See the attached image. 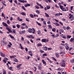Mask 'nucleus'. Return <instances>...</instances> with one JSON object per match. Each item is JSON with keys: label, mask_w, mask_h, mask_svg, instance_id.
Listing matches in <instances>:
<instances>
[{"label": "nucleus", "mask_w": 74, "mask_h": 74, "mask_svg": "<svg viewBox=\"0 0 74 74\" xmlns=\"http://www.w3.org/2000/svg\"><path fill=\"white\" fill-rule=\"evenodd\" d=\"M7 23H8V24H10V21L9 20H8L7 21Z\"/></svg>", "instance_id": "obj_43"}, {"label": "nucleus", "mask_w": 74, "mask_h": 74, "mask_svg": "<svg viewBox=\"0 0 74 74\" xmlns=\"http://www.w3.org/2000/svg\"><path fill=\"white\" fill-rule=\"evenodd\" d=\"M60 7L61 10H62L63 9V6H62V5H60Z\"/></svg>", "instance_id": "obj_27"}, {"label": "nucleus", "mask_w": 74, "mask_h": 74, "mask_svg": "<svg viewBox=\"0 0 74 74\" xmlns=\"http://www.w3.org/2000/svg\"><path fill=\"white\" fill-rule=\"evenodd\" d=\"M49 27V29H52V26H51V25H48Z\"/></svg>", "instance_id": "obj_33"}, {"label": "nucleus", "mask_w": 74, "mask_h": 74, "mask_svg": "<svg viewBox=\"0 0 74 74\" xmlns=\"http://www.w3.org/2000/svg\"><path fill=\"white\" fill-rule=\"evenodd\" d=\"M38 68L39 70H42V66H38Z\"/></svg>", "instance_id": "obj_16"}, {"label": "nucleus", "mask_w": 74, "mask_h": 74, "mask_svg": "<svg viewBox=\"0 0 74 74\" xmlns=\"http://www.w3.org/2000/svg\"><path fill=\"white\" fill-rule=\"evenodd\" d=\"M29 72H30V73L31 74H33V72H32L31 71H30Z\"/></svg>", "instance_id": "obj_59"}, {"label": "nucleus", "mask_w": 74, "mask_h": 74, "mask_svg": "<svg viewBox=\"0 0 74 74\" xmlns=\"http://www.w3.org/2000/svg\"><path fill=\"white\" fill-rule=\"evenodd\" d=\"M55 7H56L57 8H59L58 6V5H55Z\"/></svg>", "instance_id": "obj_62"}, {"label": "nucleus", "mask_w": 74, "mask_h": 74, "mask_svg": "<svg viewBox=\"0 0 74 74\" xmlns=\"http://www.w3.org/2000/svg\"><path fill=\"white\" fill-rule=\"evenodd\" d=\"M70 29V27L68 26L66 27V30H69V29Z\"/></svg>", "instance_id": "obj_38"}, {"label": "nucleus", "mask_w": 74, "mask_h": 74, "mask_svg": "<svg viewBox=\"0 0 74 74\" xmlns=\"http://www.w3.org/2000/svg\"><path fill=\"white\" fill-rule=\"evenodd\" d=\"M38 34H40V31L39 30H38L37 32Z\"/></svg>", "instance_id": "obj_41"}, {"label": "nucleus", "mask_w": 74, "mask_h": 74, "mask_svg": "<svg viewBox=\"0 0 74 74\" xmlns=\"http://www.w3.org/2000/svg\"><path fill=\"white\" fill-rule=\"evenodd\" d=\"M40 52H41V53H43L44 51H43L42 50H40Z\"/></svg>", "instance_id": "obj_51"}, {"label": "nucleus", "mask_w": 74, "mask_h": 74, "mask_svg": "<svg viewBox=\"0 0 74 74\" xmlns=\"http://www.w3.org/2000/svg\"><path fill=\"white\" fill-rule=\"evenodd\" d=\"M10 58H11V59H12V58H13L16 57V56H10Z\"/></svg>", "instance_id": "obj_26"}, {"label": "nucleus", "mask_w": 74, "mask_h": 74, "mask_svg": "<svg viewBox=\"0 0 74 74\" xmlns=\"http://www.w3.org/2000/svg\"><path fill=\"white\" fill-rule=\"evenodd\" d=\"M36 23L37 24H38V26H41V24L38 22L37 21H36Z\"/></svg>", "instance_id": "obj_20"}, {"label": "nucleus", "mask_w": 74, "mask_h": 74, "mask_svg": "<svg viewBox=\"0 0 74 74\" xmlns=\"http://www.w3.org/2000/svg\"><path fill=\"white\" fill-rule=\"evenodd\" d=\"M2 24L4 26H5V27H7V26H8L7 24L6 23H4V22H3L2 23Z\"/></svg>", "instance_id": "obj_11"}, {"label": "nucleus", "mask_w": 74, "mask_h": 74, "mask_svg": "<svg viewBox=\"0 0 74 74\" xmlns=\"http://www.w3.org/2000/svg\"><path fill=\"white\" fill-rule=\"evenodd\" d=\"M52 58L54 60H55V61H56V59L55 58L53 57H52Z\"/></svg>", "instance_id": "obj_55"}, {"label": "nucleus", "mask_w": 74, "mask_h": 74, "mask_svg": "<svg viewBox=\"0 0 74 74\" xmlns=\"http://www.w3.org/2000/svg\"><path fill=\"white\" fill-rule=\"evenodd\" d=\"M20 14L22 15H26V13H25V12H22L20 13Z\"/></svg>", "instance_id": "obj_13"}, {"label": "nucleus", "mask_w": 74, "mask_h": 74, "mask_svg": "<svg viewBox=\"0 0 74 74\" xmlns=\"http://www.w3.org/2000/svg\"><path fill=\"white\" fill-rule=\"evenodd\" d=\"M22 9H23V10H24L25 11V7H24V6H23L22 7Z\"/></svg>", "instance_id": "obj_53"}, {"label": "nucleus", "mask_w": 74, "mask_h": 74, "mask_svg": "<svg viewBox=\"0 0 74 74\" xmlns=\"http://www.w3.org/2000/svg\"><path fill=\"white\" fill-rule=\"evenodd\" d=\"M13 59L14 61V62H18V60H17V59L15 58H14Z\"/></svg>", "instance_id": "obj_17"}, {"label": "nucleus", "mask_w": 74, "mask_h": 74, "mask_svg": "<svg viewBox=\"0 0 74 74\" xmlns=\"http://www.w3.org/2000/svg\"><path fill=\"white\" fill-rule=\"evenodd\" d=\"M25 50L27 52L28 51V49H27V48H25Z\"/></svg>", "instance_id": "obj_56"}, {"label": "nucleus", "mask_w": 74, "mask_h": 74, "mask_svg": "<svg viewBox=\"0 0 74 74\" xmlns=\"http://www.w3.org/2000/svg\"><path fill=\"white\" fill-rule=\"evenodd\" d=\"M47 56V54L46 53H45L44 54H43L42 55L43 56Z\"/></svg>", "instance_id": "obj_32"}, {"label": "nucleus", "mask_w": 74, "mask_h": 74, "mask_svg": "<svg viewBox=\"0 0 74 74\" xmlns=\"http://www.w3.org/2000/svg\"><path fill=\"white\" fill-rule=\"evenodd\" d=\"M21 25L23 26H26V24L25 23H23Z\"/></svg>", "instance_id": "obj_45"}, {"label": "nucleus", "mask_w": 74, "mask_h": 74, "mask_svg": "<svg viewBox=\"0 0 74 74\" xmlns=\"http://www.w3.org/2000/svg\"><path fill=\"white\" fill-rule=\"evenodd\" d=\"M42 48L44 50L47 51V48L46 47H43Z\"/></svg>", "instance_id": "obj_18"}, {"label": "nucleus", "mask_w": 74, "mask_h": 74, "mask_svg": "<svg viewBox=\"0 0 74 74\" xmlns=\"http://www.w3.org/2000/svg\"><path fill=\"white\" fill-rule=\"evenodd\" d=\"M3 74H6V71H5V70L4 69H3Z\"/></svg>", "instance_id": "obj_14"}, {"label": "nucleus", "mask_w": 74, "mask_h": 74, "mask_svg": "<svg viewBox=\"0 0 74 74\" xmlns=\"http://www.w3.org/2000/svg\"><path fill=\"white\" fill-rule=\"evenodd\" d=\"M40 8H41L42 9V8H44V7H43V6L42 5H40Z\"/></svg>", "instance_id": "obj_40"}, {"label": "nucleus", "mask_w": 74, "mask_h": 74, "mask_svg": "<svg viewBox=\"0 0 74 74\" xmlns=\"http://www.w3.org/2000/svg\"><path fill=\"white\" fill-rule=\"evenodd\" d=\"M22 65V64H20L18 65L16 67L17 68L18 70H21V69H22V68L21 67V66Z\"/></svg>", "instance_id": "obj_3"}, {"label": "nucleus", "mask_w": 74, "mask_h": 74, "mask_svg": "<svg viewBox=\"0 0 74 74\" xmlns=\"http://www.w3.org/2000/svg\"><path fill=\"white\" fill-rule=\"evenodd\" d=\"M21 32L22 34H24L25 33V31L24 30H23L21 31Z\"/></svg>", "instance_id": "obj_39"}, {"label": "nucleus", "mask_w": 74, "mask_h": 74, "mask_svg": "<svg viewBox=\"0 0 74 74\" xmlns=\"http://www.w3.org/2000/svg\"><path fill=\"white\" fill-rule=\"evenodd\" d=\"M36 12L37 13V14H40V12L38 10H36Z\"/></svg>", "instance_id": "obj_29"}, {"label": "nucleus", "mask_w": 74, "mask_h": 74, "mask_svg": "<svg viewBox=\"0 0 74 74\" xmlns=\"http://www.w3.org/2000/svg\"><path fill=\"white\" fill-rule=\"evenodd\" d=\"M28 53L29 55H30V56H33V54H32V51H28Z\"/></svg>", "instance_id": "obj_8"}, {"label": "nucleus", "mask_w": 74, "mask_h": 74, "mask_svg": "<svg viewBox=\"0 0 74 74\" xmlns=\"http://www.w3.org/2000/svg\"><path fill=\"white\" fill-rule=\"evenodd\" d=\"M42 63L44 64H45V65H47V63L45 62V60H42Z\"/></svg>", "instance_id": "obj_9"}, {"label": "nucleus", "mask_w": 74, "mask_h": 74, "mask_svg": "<svg viewBox=\"0 0 74 74\" xmlns=\"http://www.w3.org/2000/svg\"><path fill=\"white\" fill-rule=\"evenodd\" d=\"M35 7L37 9H39L40 8V7L37 6H35Z\"/></svg>", "instance_id": "obj_36"}, {"label": "nucleus", "mask_w": 74, "mask_h": 74, "mask_svg": "<svg viewBox=\"0 0 74 74\" xmlns=\"http://www.w3.org/2000/svg\"><path fill=\"white\" fill-rule=\"evenodd\" d=\"M12 27L13 28H16V26H15V25H14L12 26Z\"/></svg>", "instance_id": "obj_64"}, {"label": "nucleus", "mask_w": 74, "mask_h": 74, "mask_svg": "<svg viewBox=\"0 0 74 74\" xmlns=\"http://www.w3.org/2000/svg\"><path fill=\"white\" fill-rule=\"evenodd\" d=\"M6 29H7V30H8L9 32H10V33H12V31L11 30V29H10V28H8V27H6Z\"/></svg>", "instance_id": "obj_7"}, {"label": "nucleus", "mask_w": 74, "mask_h": 74, "mask_svg": "<svg viewBox=\"0 0 74 74\" xmlns=\"http://www.w3.org/2000/svg\"><path fill=\"white\" fill-rule=\"evenodd\" d=\"M0 55L1 56H2V57H5V54H4L1 52L0 53Z\"/></svg>", "instance_id": "obj_12"}, {"label": "nucleus", "mask_w": 74, "mask_h": 74, "mask_svg": "<svg viewBox=\"0 0 74 74\" xmlns=\"http://www.w3.org/2000/svg\"><path fill=\"white\" fill-rule=\"evenodd\" d=\"M71 10H73V6H72L71 7Z\"/></svg>", "instance_id": "obj_42"}, {"label": "nucleus", "mask_w": 74, "mask_h": 74, "mask_svg": "<svg viewBox=\"0 0 74 74\" xmlns=\"http://www.w3.org/2000/svg\"><path fill=\"white\" fill-rule=\"evenodd\" d=\"M62 38H66V36H65V35H63V36H62Z\"/></svg>", "instance_id": "obj_52"}, {"label": "nucleus", "mask_w": 74, "mask_h": 74, "mask_svg": "<svg viewBox=\"0 0 74 74\" xmlns=\"http://www.w3.org/2000/svg\"><path fill=\"white\" fill-rule=\"evenodd\" d=\"M9 36L11 38H12L13 39V38H14V36H12V35H9Z\"/></svg>", "instance_id": "obj_34"}, {"label": "nucleus", "mask_w": 74, "mask_h": 74, "mask_svg": "<svg viewBox=\"0 0 74 74\" xmlns=\"http://www.w3.org/2000/svg\"><path fill=\"white\" fill-rule=\"evenodd\" d=\"M29 15L30 16H31V18H33L34 17V16H33V15L32 14H30Z\"/></svg>", "instance_id": "obj_25"}, {"label": "nucleus", "mask_w": 74, "mask_h": 74, "mask_svg": "<svg viewBox=\"0 0 74 74\" xmlns=\"http://www.w3.org/2000/svg\"><path fill=\"white\" fill-rule=\"evenodd\" d=\"M69 19H70L71 21H73L74 19V16L73 15H71L70 17L69 18Z\"/></svg>", "instance_id": "obj_4"}, {"label": "nucleus", "mask_w": 74, "mask_h": 74, "mask_svg": "<svg viewBox=\"0 0 74 74\" xmlns=\"http://www.w3.org/2000/svg\"><path fill=\"white\" fill-rule=\"evenodd\" d=\"M56 55L57 58H59V53H56Z\"/></svg>", "instance_id": "obj_21"}, {"label": "nucleus", "mask_w": 74, "mask_h": 74, "mask_svg": "<svg viewBox=\"0 0 74 74\" xmlns=\"http://www.w3.org/2000/svg\"><path fill=\"white\" fill-rule=\"evenodd\" d=\"M55 16H60V14H59V13L56 14H55Z\"/></svg>", "instance_id": "obj_35"}, {"label": "nucleus", "mask_w": 74, "mask_h": 74, "mask_svg": "<svg viewBox=\"0 0 74 74\" xmlns=\"http://www.w3.org/2000/svg\"><path fill=\"white\" fill-rule=\"evenodd\" d=\"M12 19H13V18L12 17H11L10 18V21H12Z\"/></svg>", "instance_id": "obj_63"}, {"label": "nucleus", "mask_w": 74, "mask_h": 74, "mask_svg": "<svg viewBox=\"0 0 74 74\" xmlns=\"http://www.w3.org/2000/svg\"><path fill=\"white\" fill-rule=\"evenodd\" d=\"M59 32H60V33H63V30L62 29H60L59 30Z\"/></svg>", "instance_id": "obj_24"}, {"label": "nucleus", "mask_w": 74, "mask_h": 74, "mask_svg": "<svg viewBox=\"0 0 74 74\" xmlns=\"http://www.w3.org/2000/svg\"><path fill=\"white\" fill-rule=\"evenodd\" d=\"M46 40V39H43L42 40V41L43 42H45Z\"/></svg>", "instance_id": "obj_15"}, {"label": "nucleus", "mask_w": 74, "mask_h": 74, "mask_svg": "<svg viewBox=\"0 0 74 74\" xmlns=\"http://www.w3.org/2000/svg\"><path fill=\"white\" fill-rule=\"evenodd\" d=\"M52 31L53 32H56V28H53L52 29Z\"/></svg>", "instance_id": "obj_19"}, {"label": "nucleus", "mask_w": 74, "mask_h": 74, "mask_svg": "<svg viewBox=\"0 0 74 74\" xmlns=\"http://www.w3.org/2000/svg\"><path fill=\"white\" fill-rule=\"evenodd\" d=\"M71 62L72 63H74V59L71 61Z\"/></svg>", "instance_id": "obj_57"}, {"label": "nucleus", "mask_w": 74, "mask_h": 74, "mask_svg": "<svg viewBox=\"0 0 74 74\" xmlns=\"http://www.w3.org/2000/svg\"><path fill=\"white\" fill-rule=\"evenodd\" d=\"M65 48L66 49H68L69 48V46L67 45L65 46Z\"/></svg>", "instance_id": "obj_49"}, {"label": "nucleus", "mask_w": 74, "mask_h": 74, "mask_svg": "<svg viewBox=\"0 0 74 74\" xmlns=\"http://www.w3.org/2000/svg\"><path fill=\"white\" fill-rule=\"evenodd\" d=\"M12 32H13V33L14 34H15V30L14 29H13L12 30Z\"/></svg>", "instance_id": "obj_31"}, {"label": "nucleus", "mask_w": 74, "mask_h": 74, "mask_svg": "<svg viewBox=\"0 0 74 74\" xmlns=\"http://www.w3.org/2000/svg\"><path fill=\"white\" fill-rule=\"evenodd\" d=\"M53 23L57 26H60V25L57 23Z\"/></svg>", "instance_id": "obj_10"}, {"label": "nucleus", "mask_w": 74, "mask_h": 74, "mask_svg": "<svg viewBox=\"0 0 74 74\" xmlns=\"http://www.w3.org/2000/svg\"><path fill=\"white\" fill-rule=\"evenodd\" d=\"M74 38H71V40H70V41H71V42H73V41H74Z\"/></svg>", "instance_id": "obj_28"}, {"label": "nucleus", "mask_w": 74, "mask_h": 74, "mask_svg": "<svg viewBox=\"0 0 74 74\" xmlns=\"http://www.w3.org/2000/svg\"><path fill=\"white\" fill-rule=\"evenodd\" d=\"M37 45L38 47H41L42 46V44L41 43H38L37 44Z\"/></svg>", "instance_id": "obj_23"}, {"label": "nucleus", "mask_w": 74, "mask_h": 74, "mask_svg": "<svg viewBox=\"0 0 74 74\" xmlns=\"http://www.w3.org/2000/svg\"><path fill=\"white\" fill-rule=\"evenodd\" d=\"M66 10L64 8H63L61 10L62 11H68V7H66Z\"/></svg>", "instance_id": "obj_6"}, {"label": "nucleus", "mask_w": 74, "mask_h": 74, "mask_svg": "<svg viewBox=\"0 0 74 74\" xmlns=\"http://www.w3.org/2000/svg\"><path fill=\"white\" fill-rule=\"evenodd\" d=\"M47 23L48 24H50L51 23V22H50V21H48V22H47Z\"/></svg>", "instance_id": "obj_58"}, {"label": "nucleus", "mask_w": 74, "mask_h": 74, "mask_svg": "<svg viewBox=\"0 0 74 74\" xmlns=\"http://www.w3.org/2000/svg\"><path fill=\"white\" fill-rule=\"evenodd\" d=\"M47 10H48L50 8V6H47Z\"/></svg>", "instance_id": "obj_46"}, {"label": "nucleus", "mask_w": 74, "mask_h": 74, "mask_svg": "<svg viewBox=\"0 0 74 74\" xmlns=\"http://www.w3.org/2000/svg\"><path fill=\"white\" fill-rule=\"evenodd\" d=\"M59 23H60V24H61V25L62 26H63V23H62V22H60Z\"/></svg>", "instance_id": "obj_61"}, {"label": "nucleus", "mask_w": 74, "mask_h": 74, "mask_svg": "<svg viewBox=\"0 0 74 74\" xmlns=\"http://www.w3.org/2000/svg\"><path fill=\"white\" fill-rule=\"evenodd\" d=\"M66 62L64 60H62V64H61V66L62 67H65V66H66Z\"/></svg>", "instance_id": "obj_2"}, {"label": "nucleus", "mask_w": 74, "mask_h": 74, "mask_svg": "<svg viewBox=\"0 0 74 74\" xmlns=\"http://www.w3.org/2000/svg\"><path fill=\"white\" fill-rule=\"evenodd\" d=\"M54 20L56 21V22H59V21L58 20H56V19H54Z\"/></svg>", "instance_id": "obj_60"}, {"label": "nucleus", "mask_w": 74, "mask_h": 74, "mask_svg": "<svg viewBox=\"0 0 74 74\" xmlns=\"http://www.w3.org/2000/svg\"><path fill=\"white\" fill-rule=\"evenodd\" d=\"M28 32L30 33H35V29L34 28H33L32 29L31 28H29L28 29Z\"/></svg>", "instance_id": "obj_1"}, {"label": "nucleus", "mask_w": 74, "mask_h": 74, "mask_svg": "<svg viewBox=\"0 0 74 74\" xmlns=\"http://www.w3.org/2000/svg\"><path fill=\"white\" fill-rule=\"evenodd\" d=\"M21 40H22V41H24V38L23 37H21Z\"/></svg>", "instance_id": "obj_47"}, {"label": "nucleus", "mask_w": 74, "mask_h": 74, "mask_svg": "<svg viewBox=\"0 0 74 74\" xmlns=\"http://www.w3.org/2000/svg\"><path fill=\"white\" fill-rule=\"evenodd\" d=\"M29 36H30V38H34V37L32 35H29Z\"/></svg>", "instance_id": "obj_30"}, {"label": "nucleus", "mask_w": 74, "mask_h": 74, "mask_svg": "<svg viewBox=\"0 0 74 74\" xmlns=\"http://www.w3.org/2000/svg\"><path fill=\"white\" fill-rule=\"evenodd\" d=\"M42 27L43 28H46V27H47V26L46 25H43Z\"/></svg>", "instance_id": "obj_54"}, {"label": "nucleus", "mask_w": 74, "mask_h": 74, "mask_svg": "<svg viewBox=\"0 0 74 74\" xmlns=\"http://www.w3.org/2000/svg\"><path fill=\"white\" fill-rule=\"evenodd\" d=\"M71 36L70 35L67 36V38H71Z\"/></svg>", "instance_id": "obj_44"}, {"label": "nucleus", "mask_w": 74, "mask_h": 74, "mask_svg": "<svg viewBox=\"0 0 74 74\" xmlns=\"http://www.w3.org/2000/svg\"><path fill=\"white\" fill-rule=\"evenodd\" d=\"M16 27H18V28H19L20 27V25L18 24H17L16 25Z\"/></svg>", "instance_id": "obj_37"}, {"label": "nucleus", "mask_w": 74, "mask_h": 74, "mask_svg": "<svg viewBox=\"0 0 74 74\" xmlns=\"http://www.w3.org/2000/svg\"><path fill=\"white\" fill-rule=\"evenodd\" d=\"M18 1L20 2V3H27L26 1L24 0H18Z\"/></svg>", "instance_id": "obj_5"}, {"label": "nucleus", "mask_w": 74, "mask_h": 74, "mask_svg": "<svg viewBox=\"0 0 74 74\" xmlns=\"http://www.w3.org/2000/svg\"><path fill=\"white\" fill-rule=\"evenodd\" d=\"M43 1H45V2H46V3H48V1L47 0H43Z\"/></svg>", "instance_id": "obj_50"}, {"label": "nucleus", "mask_w": 74, "mask_h": 74, "mask_svg": "<svg viewBox=\"0 0 74 74\" xmlns=\"http://www.w3.org/2000/svg\"><path fill=\"white\" fill-rule=\"evenodd\" d=\"M43 23L45 25H46V22L45 21H43Z\"/></svg>", "instance_id": "obj_48"}, {"label": "nucleus", "mask_w": 74, "mask_h": 74, "mask_svg": "<svg viewBox=\"0 0 74 74\" xmlns=\"http://www.w3.org/2000/svg\"><path fill=\"white\" fill-rule=\"evenodd\" d=\"M45 16L46 17H49V15L48 14H47V13H45Z\"/></svg>", "instance_id": "obj_22"}]
</instances>
